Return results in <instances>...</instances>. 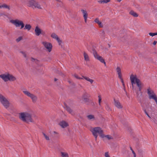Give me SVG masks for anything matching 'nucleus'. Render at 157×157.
Here are the masks:
<instances>
[{"instance_id": "f257e3e1", "label": "nucleus", "mask_w": 157, "mask_h": 157, "mask_svg": "<svg viewBox=\"0 0 157 157\" xmlns=\"http://www.w3.org/2000/svg\"><path fill=\"white\" fill-rule=\"evenodd\" d=\"M18 117L23 122L28 123L33 122L31 114L28 112H23L18 114Z\"/></svg>"}, {"instance_id": "f03ea898", "label": "nucleus", "mask_w": 157, "mask_h": 157, "mask_svg": "<svg viewBox=\"0 0 157 157\" xmlns=\"http://www.w3.org/2000/svg\"><path fill=\"white\" fill-rule=\"evenodd\" d=\"M90 131L96 140L97 139L98 135L102 138H104L103 130L100 127H91Z\"/></svg>"}, {"instance_id": "7ed1b4c3", "label": "nucleus", "mask_w": 157, "mask_h": 157, "mask_svg": "<svg viewBox=\"0 0 157 157\" xmlns=\"http://www.w3.org/2000/svg\"><path fill=\"white\" fill-rule=\"evenodd\" d=\"M130 80L133 88L134 85L136 84L139 88V90L140 91L143 86V84L136 77V75L132 74L130 77Z\"/></svg>"}, {"instance_id": "20e7f679", "label": "nucleus", "mask_w": 157, "mask_h": 157, "mask_svg": "<svg viewBox=\"0 0 157 157\" xmlns=\"http://www.w3.org/2000/svg\"><path fill=\"white\" fill-rule=\"evenodd\" d=\"M10 22L16 27H21V29H23L25 26V24L22 21L18 19L11 20Z\"/></svg>"}, {"instance_id": "39448f33", "label": "nucleus", "mask_w": 157, "mask_h": 157, "mask_svg": "<svg viewBox=\"0 0 157 157\" xmlns=\"http://www.w3.org/2000/svg\"><path fill=\"white\" fill-rule=\"evenodd\" d=\"M0 102L6 108L9 106L10 103L7 98L0 94Z\"/></svg>"}, {"instance_id": "423d86ee", "label": "nucleus", "mask_w": 157, "mask_h": 157, "mask_svg": "<svg viewBox=\"0 0 157 157\" xmlns=\"http://www.w3.org/2000/svg\"><path fill=\"white\" fill-rule=\"evenodd\" d=\"M23 92L25 95L30 98L33 102L35 103L36 101L37 98L36 95L31 94L29 92L26 90H23Z\"/></svg>"}, {"instance_id": "0eeeda50", "label": "nucleus", "mask_w": 157, "mask_h": 157, "mask_svg": "<svg viewBox=\"0 0 157 157\" xmlns=\"http://www.w3.org/2000/svg\"><path fill=\"white\" fill-rule=\"evenodd\" d=\"M147 93L150 99H153L155 100L157 98L156 94L150 88H149L147 89Z\"/></svg>"}, {"instance_id": "6e6552de", "label": "nucleus", "mask_w": 157, "mask_h": 157, "mask_svg": "<svg viewBox=\"0 0 157 157\" xmlns=\"http://www.w3.org/2000/svg\"><path fill=\"white\" fill-rule=\"evenodd\" d=\"M41 43L48 52H50L51 51L52 47V44L46 41H43Z\"/></svg>"}, {"instance_id": "1a4fd4ad", "label": "nucleus", "mask_w": 157, "mask_h": 157, "mask_svg": "<svg viewBox=\"0 0 157 157\" xmlns=\"http://www.w3.org/2000/svg\"><path fill=\"white\" fill-rule=\"evenodd\" d=\"M93 53L94 57L99 60L101 62L104 63L105 65V62L104 61L103 58L99 56L97 53V52L94 50H93Z\"/></svg>"}, {"instance_id": "9d476101", "label": "nucleus", "mask_w": 157, "mask_h": 157, "mask_svg": "<svg viewBox=\"0 0 157 157\" xmlns=\"http://www.w3.org/2000/svg\"><path fill=\"white\" fill-rule=\"evenodd\" d=\"M114 104L115 106L118 109H121L122 106L119 100L118 99H116L115 98L113 99Z\"/></svg>"}, {"instance_id": "9b49d317", "label": "nucleus", "mask_w": 157, "mask_h": 157, "mask_svg": "<svg viewBox=\"0 0 157 157\" xmlns=\"http://www.w3.org/2000/svg\"><path fill=\"white\" fill-rule=\"evenodd\" d=\"M35 34L36 36H39L40 34H42V30L38 26L36 27L34 30Z\"/></svg>"}, {"instance_id": "f8f14e48", "label": "nucleus", "mask_w": 157, "mask_h": 157, "mask_svg": "<svg viewBox=\"0 0 157 157\" xmlns=\"http://www.w3.org/2000/svg\"><path fill=\"white\" fill-rule=\"evenodd\" d=\"M90 96L89 94L85 92L83 94L82 96V98L85 102H88V98Z\"/></svg>"}, {"instance_id": "ddd939ff", "label": "nucleus", "mask_w": 157, "mask_h": 157, "mask_svg": "<svg viewBox=\"0 0 157 157\" xmlns=\"http://www.w3.org/2000/svg\"><path fill=\"white\" fill-rule=\"evenodd\" d=\"M9 74L6 73L1 75L0 77L5 82L8 81V76Z\"/></svg>"}, {"instance_id": "4468645a", "label": "nucleus", "mask_w": 157, "mask_h": 157, "mask_svg": "<svg viewBox=\"0 0 157 157\" xmlns=\"http://www.w3.org/2000/svg\"><path fill=\"white\" fill-rule=\"evenodd\" d=\"M59 124L62 128H64L68 126V124L67 122L65 121H60Z\"/></svg>"}, {"instance_id": "2eb2a0df", "label": "nucleus", "mask_w": 157, "mask_h": 157, "mask_svg": "<svg viewBox=\"0 0 157 157\" xmlns=\"http://www.w3.org/2000/svg\"><path fill=\"white\" fill-rule=\"evenodd\" d=\"M81 11L82 12L85 22V23H86L88 17V14L86 10L83 9L81 10Z\"/></svg>"}, {"instance_id": "dca6fc26", "label": "nucleus", "mask_w": 157, "mask_h": 157, "mask_svg": "<svg viewBox=\"0 0 157 157\" xmlns=\"http://www.w3.org/2000/svg\"><path fill=\"white\" fill-rule=\"evenodd\" d=\"M87 119L90 121H94L96 120L95 116L92 114H88L86 116Z\"/></svg>"}, {"instance_id": "f3484780", "label": "nucleus", "mask_w": 157, "mask_h": 157, "mask_svg": "<svg viewBox=\"0 0 157 157\" xmlns=\"http://www.w3.org/2000/svg\"><path fill=\"white\" fill-rule=\"evenodd\" d=\"M36 1L34 0H29L28 1V6L30 7L33 8V6Z\"/></svg>"}, {"instance_id": "a211bd4d", "label": "nucleus", "mask_w": 157, "mask_h": 157, "mask_svg": "<svg viewBox=\"0 0 157 157\" xmlns=\"http://www.w3.org/2000/svg\"><path fill=\"white\" fill-rule=\"evenodd\" d=\"M16 79V78L13 75L9 74L8 76V81H13Z\"/></svg>"}, {"instance_id": "6ab92c4d", "label": "nucleus", "mask_w": 157, "mask_h": 157, "mask_svg": "<svg viewBox=\"0 0 157 157\" xmlns=\"http://www.w3.org/2000/svg\"><path fill=\"white\" fill-rule=\"evenodd\" d=\"M116 71L118 75V77L121 78V76H122L121 71L120 68L117 67L116 68Z\"/></svg>"}, {"instance_id": "aec40b11", "label": "nucleus", "mask_w": 157, "mask_h": 157, "mask_svg": "<svg viewBox=\"0 0 157 157\" xmlns=\"http://www.w3.org/2000/svg\"><path fill=\"white\" fill-rule=\"evenodd\" d=\"M82 78H84L87 81L89 82L91 84H92L94 82V80L90 79L87 77L82 76Z\"/></svg>"}, {"instance_id": "412c9836", "label": "nucleus", "mask_w": 157, "mask_h": 157, "mask_svg": "<svg viewBox=\"0 0 157 157\" xmlns=\"http://www.w3.org/2000/svg\"><path fill=\"white\" fill-rule=\"evenodd\" d=\"M94 21L100 27L102 28L103 27V25L101 22L99 21L98 18H96L94 20Z\"/></svg>"}, {"instance_id": "4be33fe9", "label": "nucleus", "mask_w": 157, "mask_h": 157, "mask_svg": "<svg viewBox=\"0 0 157 157\" xmlns=\"http://www.w3.org/2000/svg\"><path fill=\"white\" fill-rule=\"evenodd\" d=\"M83 56L85 60L87 61H88L90 60L88 55L85 52H84L83 53Z\"/></svg>"}, {"instance_id": "5701e85b", "label": "nucleus", "mask_w": 157, "mask_h": 157, "mask_svg": "<svg viewBox=\"0 0 157 157\" xmlns=\"http://www.w3.org/2000/svg\"><path fill=\"white\" fill-rule=\"evenodd\" d=\"M33 8H37L38 9H42V8L40 5L38 3L36 2H35L34 4V5Z\"/></svg>"}, {"instance_id": "b1692460", "label": "nucleus", "mask_w": 157, "mask_h": 157, "mask_svg": "<svg viewBox=\"0 0 157 157\" xmlns=\"http://www.w3.org/2000/svg\"><path fill=\"white\" fill-rule=\"evenodd\" d=\"M129 14L135 17H137L138 14L133 10H131L129 12Z\"/></svg>"}, {"instance_id": "393cba45", "label": "nucleus", "mask_w": 157, "mask_h": 157, "mask_svg": "<svg viewBox=\"0 0 157 157\" xmlns=\"http://www.w3.org/2000/svg\"><path fill=\"white\" fill-rule=\"evenodd\" d=\"M24 27L25 28H24V29H27L28 31L30 30L32 27L29 24H26L25 26H24Z\"/></svg>"}, {"instance_id": "a878e982", "label": "nucleus", "mask_w": 157, "mask_h": 157, "mask_svg": "<svg viewBox=\"0 0 157 157\" xmlns=\"http://www.w3.org/2000/svg\"><path fill=\"white\" fill-rule=\"evenodd\" d=\"M66 109L72 115H73L74 114L72 110L69 107L66 106Z\"/></svg>"}, {"instance_id": "bb28decb", "label": "nucleus", "mask_w": 157, "mask_h": 157, "mask_svg": "<svg viewBox=\"0 0 157 157\" xmlns=\"http://www.w3.org/2000/svg\"><path fill=\"white\" fill-rule=\"evenodd\" d=\"M2 8L7 9L9 10H10V6L7 5L5 4H4L1 5V8Z\"/></svg>"}, {"instance_id": "cd10ccee", "label": "nucleus", "mask_w": 157, "mask_h": 157, "mask_svg": "<svg viewBox=\"0 0 157 157\" xmlns=\"http://www.w3.org/2000/svg\"><path fill=\"white\" fill-rule=\"evenodd\" d=\"M61 155L62 157H68V155L67 153L65 152H61Z\"/></svg>"}, {"instance_id": "c85d7f7f", "label": "nucleus", "mask_w": 157, "mask_h": 157, "mask_svg": "<svg viewBox=\"0 0 157 157\" xmlns=\"http://www.w3.org/2000/svg\"><path fill=\"white\" fill-rule=\"evenodd\" d=\"M110 1V0H100L98 1V2L100 3H107L109 2Z\"/></svg>"}, {"instance_id": "c756f323", "label": "nucleus", "mask_w": 157, "mask_h": 157, "mask_svg": "<svg viewBox=\"0 0 157 157\" xmlns=\"http://www.w3.org/2000/svg\"><path fill=\"white\" fill-rule=\"evenodd\" d=\"M20 53H21L24 56L25 58H27V56L26 53V52L20 50Z\"/></svg>"}, {"instance_id": "7c9ffc66", "label": "nucleus", "mask_w": 157, "mask_h": 157, "mask_svg": "<svg viewBox=\"0 0 157 157\" xmlns=\"http://www.w3.org/2000/svg\"><path fill=\"white\" fill-rule=\"evenodd\" d=\"M42 134H43L44 136L45 137V139L47 140H50V138L49 136L45 134L44 132H42Z\"/></svg>"}, {"instance_id": "2f4dec72", "label": "nucleus", "mask_w": 157, "mask_h": 157, "mask_svg": "<svg viewBox=\"0 0 157 157\" xmlns=\"http://www.w3.org/2000/svg\"><path fill=\"white\" fill-rule=\"evenodd\" d=\"M98 103L99 105H101V95H99L98 96Z\"/></svg>"}, {"instance_id": "473e14b6", "label": "nucleus", "mask_w": 157, "mask_h": 157, "mask_svg": "<svg viewBox=\"0 0 157 157\" xmlns=\"http://www.w3.org/2000/svg\"><path fill=\"white\" fill-rule=\"evenodd\" d=\"M57 36V35L54 33H52L51 36V37L53 39L55 38Z\"/></svg>"}, {"instance_id": "72a5a7b5", "label": "nucleus", "mask_w": 157, "mask_h": 157, "mask_svg": "<svg viewBox=\"0 0 157 157\" xmlns=\"http://www.w3.org/2000/svg\"><path fill=\"white\" fill-rule=\"evenodd\" d=\"M56 40L58 42L59 44V45H61V44L62 43V40L59 37L57 40Z\"/></svg>"}, {"instance_id": "f704fd0d", "label": "nucleus", "mask_w": 157, "mask_h": 157, "mask_svg": "<svg viewBox=\"0 0 157 157\" xmlns=\"http://www.w3.org/2000/svg\"><path fill=\"white\" fill-rule=\"evenodd\" d=\"M104 137L106 138H107L108 139V140H109L112 139L113 138L112 137V136H110L109 135L105 136L104 135Z\"/></svg>"}, {"instance_id": "c9c22d12", "label": "nucleus", "mask_w": 157, "mask_h": 157, "mask_svg": "<svg viewBox=\"0 0 157 157\" xmlns=\"http://www.w3.org/2000/svg\"><path fill=\"white\" fill-rule=\"evenodd\" d=\"M74 76L75 77V78H76L78 79H82V78H80V77H79L76 74H75L74 75Z\"/></svg>"}, {"instance_id": "e433bc0d", "label": "nucleus", "mask_w": 157, "mask_h": 157, "mask_svg": "<svg viewBox=\"0 0 157 157\" xmlns=\"http://www.w3.org/2000/svg\"><path fill=\"white\" fill-rule=\"evenodd\" d=\"M149 34L150 36H153L155 35H157V33H149Z\"/></svg>"}, {"instance_id": "4c0bfd02", "label": "nucleus", "mask_w": 157, "mask_h": 157, "mask_svg": "<svg viewBox=\"0 0 157 157\" xmlns=\"http://www.w3.org/2000/svg\"><path fill=\"white\" fill-rule=\"evenodd\" d=\"M22 37L21 36H20V37H19L17 39L16 41L17 42H18L19 41H20L21 40H22Z\"/></svg>"}, {"instance_id": "58836bf2", "label": "nucleus", "mask_w": 157, "mask_h": 157, "mask_svg": "<svg viewBox=\"0 0 157 157\" xmlns=\"http://www.w3.org/2000/svg\"><path fill=\"white\" fill-rule=\"evenodd\" d=\"M105 157H110V156H109V154H108V152H106L105 153Z\"/></svg>"}, {"instance_id": "ea45409f", "label": "nucleus", "mask_w": 157, "mask_h": 157, "mask_svg": "<svg viewBox=\"0 0 157 157\" xmlns=\"http://www.w3.org/2000/svg\"><path fill=\"white\" fill-rule=\"evenodd\" d=\"M118 78L120 79V80H121V82L122 83H124V81H123V79L122 78V76H121V78H120V77H118Z\"/></svg>"}, {"instance_id": "a19ab883", "label": "nucleus", "mask_w": 157, "mask_h": 157, "mask_svg": "<svg viewBox=\"0 0 157 157\" xmlns=\"http://www.w3.org/2000/svg\"><path fill=\"white\" fill-rule=\"evenodd\" d=\"M132 153H133V155H134V157H136V153H135V152L134 151H132Z\"/></svg>"}, {"instance_id": "79ce46f5", "label": "nucleus", "mask_w": 157, "mask_h": 157, "mask_svg": "<svg viewBox=\"0 0 157 157\" xmlns=\"http://www.w3.org/2000/svg\"><path fill=\"white\" fill-rule=\"evenodd\" d=\"M31 60L32 61H33L35 60H37L36 59L33 58H31Z\"/></svg>"}, {"instance_id": "37998d69", "label": "nucleus", "mask_w": 157, "mask_h": 157, "mask_svg": "<svg viewBox=\"0 0 157 157\" xmlns=\"http://www.w3.org/2000/svg\"><path fill=\"white\" fill-rule=\"evenodd\" d=\"M122 84V85H123V88H124V89L125 90V84H124V83H123Z\"/></svg>"}, {"instance_id": "c03bdc74", "label": "nucleus", "mask_w": 157, "mask_h": 157, "mask_svg": "<svg viewBox=\"0 0 157 157\" xmlns=\"http://www.w3.org/2000/svg\"><path fill=\"white\" fill-rule=\"evenodd\" d=\"M157 43V42L155 41H154L153 43V44L154 45H155Z\"/></svg>"}, {"instance_id": "a18cd8bd", "label": "nucleus", "mask_w": 157, "mask_h": 157, "mask_svg": "<svg viewBox=\"0 0 157 157\" xmlns=\"http://www.w3.org/2000/svg\"><path fill=\"white\" fill-rule=\"evenodd\" d=\"M58 38H59V37L57 36L55 38H54V39H55L56 40H57Z\"/></svg>"}, {"instance_id": "49530a36", "label": "nucleus", "mask_w": 157, "mask_h": 157, "mask_svg": "<svg viewBox=\"0 0 157 157\" xmlns=\"http://www.w3.org/2000/svg\"><path fill=\"white\" fill-rule=\"evenodd\" d=\"M144 112H145V113L146 115H147V114H148V113H147V112H146V110H144Z\"/></svg>"}, {"instance_id": "de8ad7c7", "label": "nucleus", "mask_w": 157, "mask_h": 157, "mask_svg": "<svg viewBox=\"0 0 157 157\" xmlns=\"http://www.w3.org/2000/svg\"><path fill=\"white\" fill-rule=\"evenodd\" d=\"M155 101L157 105V98L155 100Z\"/></svg>"}, {"instance_id": "09e8293b", "label": "nucleus", "mask_w": 157, "mask_h": 157, "mask_svg": "<svg viewBox=\"0 0 157 157\" xmlns=\"http://www.w3.org/2000/svg\"><path fill=\"white\" fill-rule=\"evenodd\" d=\"M58 80L56 78H55L54 79V81H57V80Z\"/></svg>"}, {"instance_id": "8fccbe9b", "label": "nucleus", "mask_w": 157, "mask_h": 157, "mask_svg": "<svg viewBox=\"0 0 157 157\" xmlns=\"http://www.w3.org/2000/svg\"><path fill=\"white\" fill-rule=\"evenodd\" d=\"M53 132L55 134H58V133L57 132H55V131H54Z\"/></svg>"}, {"instance_id": "3c124183", "label": "nucleus", "mask_w": 157, "mask_h": 157, "mask_svg": "<svg viewBox=\"0 0 157 157\" xmlns=\"http://www.w3.org/2000/svg\"><path fill=\"white\" fill-rule=\"evenodd\" d=\"M147 116L149 118H151V117H150L149 116V115L148 114H147Z\"/></svg>"}, {"instance_id": "603ef678", "label": "nucleus", "mask_w": 157, "mask_h": 157, "mask_svg": "<svg viewBox=\"0 0 157 157\" xmlns=\"http://www.w3.org/2000/svg\"><path fill=\"white\" fill-rule=\"evenodd\" d=\"M122 0H117V1L119 2H120Z\"/></svg>"}, {"instance_id": "864d4df0", "label": "nucleus", "mask_w": 157, "mask_h": 157, "mask_svg": "<svg viewBox=\"0 0 157 157\" xmlns=\"http://www.w3.org/2000/svg\"><path fill=\"white\" fill-rule=\"evenodd\" d=\"M130 149H131V150L132 151H132H133V150L132 149V148L131 147H130Z\"/></svg>"}, {"instance_id": "5fc2aeb1", "label": "nucleus", "mask_w": 157, "mask_h": 157, "mask_svg": "<svg viewBox=\"0 0 157 157\" xmlns=\"http://www.w3.org/2000/svg\"><path fill=\"white\" fill-rule=\"evenodd\" d=\"M0 8L1 9V5H0Z\"/></svg>"}, {"instance_id": "6e6d98bb", "label": "nucleus", "mask_w": 157, "mask_h": 157, "mask_svg": "<svg viewBox=\"0 0 157 157\" xmlns=\"http://www.w3.org/2000/svg\"><path fill=\"white\" fill-rule=\"evenodd\" d=\"M2 53V51L0 50V54Z\"/></svg>"}]
</instances>
